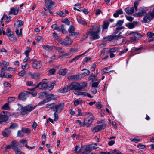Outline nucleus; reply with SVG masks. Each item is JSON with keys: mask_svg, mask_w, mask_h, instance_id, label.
Listing matches in <instances>:
<instances>
[{"mask_svg": "<svg viewBox=\"0 0 154 154\" xmlns=\"http://www.w3.org/2000/svg\"><path fill=\"white\" fill-rule=\"evenodd\" d=\"M138 5V2L137 1H135L134 3V7L131 8L128 7L126 8L125 9V11L126 13L128 14L131 15L133 13L134 11V9L136 11L137 10V7Z\"/></svg>", "mask_w": 154, "mask_h": 154, "instance_id": "f257e3e1", "label": "nucleus"}, {"mask_svg": "<svg viewBox=\"0 0 154 154\" xmlns=\"http://www.w3.org/2000/svg\"><path fill=\"white\" fill-rule=\"evenodd\" d=\"M36 106H35L34 107H33L31 104H30L25 106L24 107V109L22 112V115H24L28 114L29 112L34 110Z\"/></svg>", "mask_w": 154, "mask_h": 154, "instance_id": "f03ea898", "label": "nucleus"}, {"mask_svg": "<svg viewBox=\"0 0 154 154\" xmlns=\"http://www.w3.org/2000/svg\"><path fill=\"white\" fill-rule=\"evenodd\" d=\"M94 119V117L93 115L92 114H90L88 116V117L84 119L85 125L87 127H89Z\"/></svg>", "mask_w": 154, "mask_h": 154, "instance_id": "7ed1b4c3", "label": "nucleus"}, {"mask_svg": "<svg viewBox=\"0 0 154 154\" xmlns=\"http://www.w3.org/2000/svg\"><path fill=\"white\" fill-rule=\"evenodd\" d=\"M64 108V103H63L58 104H54L53 111L55 112L60 113L61 112Z\"/></svg>", "mask_w": 154, "mask_h": 154, "instance_id": "20e7f679", "label": "nucleus"}, {"mask_svg": "<svg viewBox=\"0 0 154 154\" xmlns=\"http://www.w3.org/2000/svg\"><path fill=\"white\" fill-rule=\"evenodd\" d=\"M152 14L151 12H149L147 14L146 13L145 14L146 16L143 18V22L144 23H148L152 20L154 18V16H152Z\"/></svg>", "mask_w": 154, "mask_h": 154, "instance_id": "39448f33", "label": "nucleus"}, {"mask_svg": "<svg viewBox=\"0 0 154 154\" xmlns=\"http://www.w3.org/2000/svg\"><path fill=\"white\" fill-rule=\"evenodd\" d=\"M79 83L77 82H73L71 83L69 86V88L71 90H75L79 91Z\"/></svg>", "mask_w": 154, "mask_h": 154, "instance_id": "423d86ee", "label": "nucleus"}, {"mask_svg": "<svg viewBox=\"0 0 154 154\" xmlns=\"http://www.w3.org/2000/svg\"><path fill=\"white\" fill-rule=\"evenodd\" d=\"M106 126L104 124L100 125H97L91 129L92 132L94 133L96 132H98L102 129L105 128Z\"/></svg>", "mask_w": 154, "mask_h": 154, "instance_id": "0eeeda50", "label": "nucleus"}, {"mask_svg": "<svg viewBox=\"0 0 154 154\" xmlns=\"http://www.w3.org/2000/svg\"><path fill=\"white\" fill-rule=\"evenodd\" d=\"M42 66V63L41 61L33 60L32 64V67L36 69H39Z\"/></svg>", "mask_w": 154, "mask_h": 154, "instance_id": "6e6552de", "label": "nucleus"}, {"mask_svg": "<svg viewBox=\"0 0 154 154\" xmlns=\"http://www.w3.org/2000/svg\"><path fill=\"white\" fill-rule=\"evenodd\" d=\"M99 32V30H98L96 32H93L91 33L89 36L90 39L92 40L98 39L100 37L98 34V33Z\"/></svg>", "mask_w": 154, "mask_h": 154, "instance_id": "1a4fd4ad", "label": "nucleus"}, {"mask_svg": "<svg viewBox=\"0 0 154 154\" xmlns=\"http://www.w3.org/2000/svg\"><path fill=\"white\" fill-rule=\"evenodd\" d=\"M75 31L74 27L72 25L70 26L68 29L69 32L70 33L69 35L72 36H75L77 35L78 34V33L75 32Z\"/></svg>", "mask_w": 154, "mask_h": 154, "instance_id": "9d476101", "label": "nucleus"}, {"mask_svg": "<svg viewBox=\"0 0 154 154\" xmlns=\"http://www.w3.org/2000/svg\"><path fill=\"white\" fill-rule=\"evenodd\" d=\"M48 86V84L47 83L42 81L39 82L35 87V88H38L40 89H43L47 88Z\"/></svg>", "mask_w": 154, "mask_h": 154, "instance_id": "9b49d317", "label": "nucleus"}, {"mask_svg": "<svg viewBox=\"0 0 154 154\" xmlns=\"http://www.w3.org/2000/svg\"><path fill=\"white\" fill-rule=\"evenodd\" d=\"M29 95L27 94L22 92L19 95L18 98L19 99L21 100L25 101L27 99Z\"/></svg>", "mask_w": 154, "mask_h": 154, "instance_id": "f8f14e48", "label": "nucleus"}, {"mask_svg": "<svg viewBox=\"0 0 154 154\" xmlns=\"http://www.w3.org/2000/svg\"><path fill=\"white\" fill-rule=\"evenodd\" d=\"M54 3V1L51 0H47L45 2V5L47 9L51 8Z\"/></svg>", "mask_w": 154, "mask_h": 154, "instance_id": "ddd939ff", "label": "nucleus"}, {"mask_svg": "<svg viewBox=\"0 0 154 154\" xmlns=\"http://www.w3.org/2000/svg\"><path fill=\"white\" fill-rule=\"evenodd\" d=\"M11 147L14 151L18 148L17 147L19 146V143L15 140H13L11 141Z\"/></svg>", "mask_w": 154, "mask_h": 154, "instance_id": "4468645a", "label": "nucleus"}, {"mask_svg": "<svg viewBox=\"0 0 154 154\" xmlns=\"http://www.w3.org/2000/svg\"><path fill=\"white\" fill-rule=\"evenodd\" d=\"M46 98L45 99L47 102H48L49 101H51V100H54L55 98L54 97V95L52 94H48L47 93V94L46 96Z\"/></svg>", "mask_w": 154, "mask_h": 154, "instance_id": "2eb2a0df", "label": "nucleus"}, {"mask_svg": "<svg viewBox=\"0 0 154 154\" xmlns=\"http://www.w3.org/2000/svg\"><path fill=\"white\" fill-rule=\"evenodd\" d=\"M11 133L9 128H5L2 132V135L5 137H8Z\"/></svg>", "mask_w": 154, "mask_h": 154, "instance_id": "dca6fc26", "label": "nucleus"}, {"mask_svg": "<svg viewBox=\"0 0 154 154\" xmlns=\"http://www.w3.org/2000/svg\"><path fill=\"white\" fill-rule=\"evenodd\" d=\"M8 119V118L6 115L0 114V124L3 122H6Z\"/></svg>", "mask_w": 154, "mask_h": 154, "instance_id": "f3484780", "label": "nucleus"}, {"mask_svg": "<svg viewBox=\"0 0 154 154\" xmlns=\"http://www.w3.org/2000/svg\"><path fill=\"white\" fill-rule=\"evenodd\" d=\"M64 40L66 43V46L71 45L73 42L68 37H66L65 38Z\"/></svg>", "mask_w": 154, "mask_h": 154, "instance_id": "a211bd4d", "label": "nucleus"}, {"mask_svg": "<svg viewBox=\"0 0 154 154\" xmlns=\"http://www.w3.org/2000/svg\"><path fill=\"white\" fill-rule=\"evenodd\" d=\"M69 79L74 80H77L80 79V75H72L69 77Z\"/></svg>", "mask_w": 154, "mask_h": 154, "instance_id": "6ab92c4d", "label": "nucleus"}, {"mask_svg": "<svg viewBox=\"0 0 154 154\" xmlns=\"http://www.w3.org/2000/svg\"><path fill=\"white\" fill-rule=\"evenodd\" d=\"M137 24V22H133L132 23H128L126 25V26L130 29H132L134 27L135 25Z\"/></svg>", "mask_w": 154, "mask_h": 154, "instance_id": "aec40b11", "label": "nucleus"}, {"mask_svg": "<svg viewBox=\"0 0 154 154\" xmlns=\"http://www.w3.org/2000/svg\"><path fill=\"white\" fill-rule=\"evenodd\" d=\"M2 64L4 66V67H2V68L3 69L7 70V67L8 66L9 63L8 62L4 60L2 62Z\"/></svg>", "mask_w": 154, "mask_h": 154, "instance_id": "412c9836", "label": "nucleus"}, {"mask_svg": "<svg viewBox=\"0 0 154 154\" xmlns=\"http://www.w3.org/2000/svg\"><path fill=\"white\" fill-rule=\"evenodd\" d=\"M18 12V10L16 9H14V8H12L10 11L9 12V15H10L11 14H14V15L17 14Z\"/></svg>", "mask_w": 154, "mask_h": 154, "instance_id": "4be33fe9", "label": "nucleus"}, {"mask_svg": "<svg viewBox=\"0 0 154 154\" xmlns=\"http://www.w3.org/2000/svg\"><path fill=\"white\" fill-rule=\"evenodd\" d=\"M89 50H88L85 51V52L83 53L81 55H79L75 57V58H73L72 59H71V60L69 61V63H71L74 61L75 60H78L82 55L84 54L86 52H87Z\"/></svg>", "mask_w": 154, "mask_h": 154, "instance_id": "5701e85b", "label": "nucleus"}, {"mask_svg": "<svg viewBox=\"0 0 154 154\" xmlns=\"http://www.w3.org/2000/svg\"><path fill=\"white\" fill-rule=\"evenodd\" d=\"M67 72V69L66 68L64 69H60L59 70V75L64 76L65 75L66 72Z\"/></svg>", "mask_w": 154, "mask_h": 154, "instance_id": "b1692460", "label": "nucleus"}, {"mask_svg": "<svg viewBox=\"0 0 154 154\" xmlns=\"http://www.w3.org/2000/svg\"><path fill=\"white\" fill-rule=\"evenodd\" d=\"M17 23V25H16L15 24H14V26L16 28H17L22 26L24 24L23 22L20 20H18Z\"/></svg>", "mask_w": 154, "mask_h": 154, "instance_id": "393cba45", "label": "nucleus"}, {"mask_svg": "<svg viewBox=\"0 0 154 154\" xmlns=\"http://www.w3.org/2000/svg\"><path fill=\"white\" fill-rule=\"evenodd\" d=\"M145 14H146V12L145 11H142L139 12L138 13H135L134 15L137 17H140Z\"/></svg>", "mask_w": 154, "mask_h": 154, "instance_id": "a878e982", "label": "nucleus"}, {"mask_svg": "<svg viewBox=\"0 0 154 154\" xmlns=\"http://www.w3.org/2000/svg\"><path fill=\"white\" fill-rule=\"evenodd\" d=\"M7 35H8L9 39L11 41H15L17 40V38L15 37H14V35L13 33H11L9 34H7Z\"/></svg>", "mask_w": 154, "mask_h": 154, "instance_id": "bb28decb", "label": "nucleus"}, {"mask_svg": "<svg viewBox=\"0 0 154 154\" xmlns=\"http://www.w3.org/2000/svg\"><path fill=\"white\" fill-rule=\"evenodd\" d=\"M20 142L21 143L23 146H25L27 148H29V147L27 145V142L26 140L22 139L20 141Z\"/></svg>", "mask_w": 154, "mask_h": 154, "instance_id": "cd10ccee", "label": "nucleus"}, {"mask_svg": "<svg viewBox=\"0 0 154 154\" xmlns=\"http://www.w3.org/2000/svg\"><path fill=\"white\" fill-rule=\"evenodd\" d=\"M2 109L5 110H10V108L9 106V104L8 103H5L3 105L2 107Z\"/></svg>", "mask_w": 154, "mask_h": 154, "instance_id": "c85d7f7f", "label": "nucleus"}, {"mask_svg": "<svg viewBox=\"0 0 154 154\" xmlns=\"http://www.w3.org/2000/svg\"><path fill=\"white\" fill-rule=\"evenodd\" d=\"M87 83L86 82H83L81 84H79V91L82 90V89L84 88L87 85Z\"/></svg>", "mask_w": 154, "mask_h": 154, "instance_id": "c756f323", "label": "nucleus"}, {"mask_svg": "<svg viewBox=\"0 0 154 154\" xmlns=\"http://www.w3.org/2000/svg\"><path fill=\"white\" fill-rule=\"evenodd\" d=\"M69 88L68 86H66L63 89L60 90V92L63 93L67 92L68 91Z\"/></svg>", "mask_w": 154, "mask_h": 154, "instance_id": "7c9ffc66", "label": "nucleus"}, {"mask_svg": "<svg viewBox=\"0 0 154 154\" xmlns=\"http://www.w3.org/2000/svg\"><path fill=\"white\" fill-rule=\"evenodd\" d=\"M42 48L44 49L47 50L48 51H51L53 49L52 46H49L48 45H43L42 46Z\"/></svg>", "mask_w": 154, "mask_h": 154, "instance_id": "2f4dec72", "label": "nucleus"}, {"mask_svg": "<svg viewBox=\"0 0 154 154\" xmlns=\"http://www.w3.org/2000/svg\"><path fill=\"white\" fill-rule=\"evenodd\" d=\"M40 74L39 73H35L31 75V77L34 79H36L39 78Z\"/></svg>", "mask_w": 154, "mask_h": 154, "instance_id": "473e14b6", "label": "nucleus"}, {"mask_svg": "<svg viewBox=\"0 0 154 154\" xmlns=\"http://www.w3.org/2000/svg\"><path fill=\"white\" fill-rule=\"evenodd\" d=\"M54 47L60 54H62L64 52V50L62 49L61 48L57 47Z\"/></svg>", "mask_w": 154, "mask_h": 154, "instance_id": "72a5a7b5", "label": "nucleus"}, {"mask_svg": "<svg viewBox=\"0 0 154 154\" xmlns=\"http://www.w3.org/2000/svg\"><path fill=\"white\" fill-rule=\"evenodd\" d=\"M91 146L92 145H89L87 146L85 149V151L88 152H91L92 150Z\"/></svg>", "mask_w": 154, "mask_h": 154, "instance_id": "f704fd0d", "label": "nucleus"}, {"mask_svg": "<svg viewBox=\"0 0 154 154\" xmlns=\"http://www.w3.org/2000/svg\"><path fill=\"white\" fill-rule=\"evenodd\" d=\"M35 88L31 90L30 91L27 92L28 93H29L30 94H31L33 96H35L37 94V92L36 91L34 90Z\"/></svg>", "mask_w": 154, "mask_h": 154, "instance_id": "c9c22d12", "label": "nucleus"}, {"mask_svg": "<svg viewBox=\"0 0 154 154\" xmlns=\"http://www.w3.org/2000/svg\"><path fill=\"white\" fill-rule=\"evenodd\" d=\"M134 35L138 40L139 38H141L143 37V35H141L140 33H138L137 32H134Z\"/></svg>", "mask_w": 154, "mask_h": 154, "instance_id": "e433bc0d", "label": "nucleus"}, {"mask_svg": "<svg viewBox=\"0 0 154 154\" xmlns=\"http://www.w3.org/2000/svg\"><path fill=\"white\" fill-rule=\"evenodd\" d=\"M60 17H65L66 16V15L63 13V12L61 11H59L57 13Z\"/></svg>", "mask_w": 154, "mask_h": 154, "instance_id": "4c0bfd02", "label": "nucleus"}, {"mask_svg": "<svg viewBox=\"0 0 154 154\" xmlns=\"http://www.w3.org/2000/svg\"><path fill=\"white\" fill-rule=\"evenodd\" d=\"M82 103V100L79 99H77L74 102V105L75 106H77L78 105Z\"/></svg>", "mask_w": 154, "mask_h": 154, "instance_id": "58836bf2", "label": "nucleus"}, {"mask_svg": "<svg viewBox=\"0 0 154 154\" xmlns=\"http://www.w3.org/2000/svg\"><path fill=\"white\" fill-rule=\"evenodd\" d=\"M54 84H55V82L53 81V82H51L49 85L48 84V89L50 90H51L53 89V88L54 86Z\"/></svg>", "mask_w": 154, "mask_h": 154, "instance_id": "ea45409f", "label": "nucleus"}, {"mask_svg": "<svg viewBox=\"0 0 154 154\" xmlns=\"http://www.w3.org/2000/svg\"><path fill=\"white\" fill-rule=\"evenodd\" d=\"M22 130L24 133H29L31 132V130L29 128H22Z\"/></svg>", "mask_w": 154, "mask_h": 154, "instance_id": "a19ab883", "label": "nucleus"}, {"mask_svg": "<svg viewBox=\"0 0 154 154\" xmlns=\"http://www.w3.org/2000/svg\"><path fill=\"white\" fill-rule=\"evenodd\" d=\"M130 140L132 142H134L135 143H137L140 141L141 139L140 138H134L133 139L131 138Z\"/></svg>", "mask_w": 154, "mask_h": 154, "instance_id": "79ce46f5", "label": "nucleus"}, {"mask_svg": "<svg viewBox=\"0 0 154 154\" xmlns=\"http://www.w3.org/2000/svg\"><path fill=\"white\" fill-rule=\"evenodd\" d=\"M61 22L63 23L66 24L68 25H69L70 24V21L66 18L62 20Z\"/></svg>", "mask_w": 154, "mask_h": 154, "instance_id": "37998d69", "label": "nucleus"}, {"mask_svg": "<svg viewBox=\"0 0 154 154\" xmlns=\"http://www.w3.org/2000/svg\"><path fill=\"white\" fill-rule=\"evenodd\" d=\"M53 37L58 41H60V40L61 39V38L59 36L57 35V33L56 32H54L53 33Z\"/></svg>", "mask_w": 154, "mask_h": 154, "instance_id": "c03bdc74", "label": "nucleus"}, {"mask_svg": "<svg viewBox=\"0 0 154 154\" xmlns=\"http://www.w3.org/2000/svg\"><path fill=\"white\" fill-rule=\"evenodd\" d=\"M24 133L22 130L21 131L19 130L17 132V136L20 137H23L24 135Z\"/></svg>", "mask_w": 154, "mask_h": 154, "instance_id": "a18cd8bd", "label": "nucleus"}, {"mask_svg": "<svg viewBox=\"0 0 154 154\" xmlns=\"http://www.w3.org/2000/svg\"><path fill=\"white\" fill-rule=\"evenodd\" d=\"M77 21L79 23L81 24L84 25L87 24V22H86L84 21L80 18L78 19Z\"/></svg>", "mask_w": 154, "mask_h": 154, "instance_id": "49530a36", "label": "nucleus"}, {"mask_svg": "<svg viewBox=\"0 0 154 154\" xmlns=\"http://www.w3.org/2000/svg\"><path fill=\"white\" fill-rule=\"evenodd\" d=\"M51 27L55 30H57L59 31H60V28L57 26L56 24L52 25Z\"/></svg>", "mask_w": 154, "mask_h": 154, "instance_id": "de8ad7c7", "label": "nucleus"}, {"mask_svg": "<svg viewBox=\"0 0 154 154\" xmlns=\"http://www.w3.org/2000/svg\"><path fill=\"white\" fill-rule=\"evenodd\" d=\"M6 70L3 69L1 68V71L0 72V77L3 78L5 76V71Z\"/></svg>", "mask_w": 154, "mask_h": 154, "instance_id": "09e8293b", "label": "nucleus"}, {"mask_svg": "<svg viewBox=\"0 0 154 154\" xmlns=\"http://www.w3.org/2000/svg\"><path fill=\"white\" fill-rule=\"evenodd\" d=\"M130 40L132 42H138V39L134 36L131 37L130 38Z\"/></svg>", "mask_w": 154, "mask_h": 154, "instance_id": "8fccbe9b", "label": "nucleus"}, {"mask_svg": "<svg viewBox=\"0 0 154 154\" xmlns=\"http://www.w3.org/2000/svg\"><path fill=\"white\" fill-rule=\"evenodd\" d=\"M130 40L132 42H138V39L134 36L131 37L130 38Z\"/></svg>", "mask_w": 154, "mask_h": 154, "instance_id": "3c124183", "label": "nucleus"}, {"mask_svg": "<svg viewBox=\"0 0 154 154\" xmlns=\"http://www.w3.org/2000/svg\"><path fill=\"white\" fill-rule=\"evenodd\" d=\"M15 32L17 35L19 36L22 35V29H20V31L19 29H16Z\"/></svg>", "mask_w": 154, "mask_h": 154, "instance_id": "603ef678", "label": "nucleus"}, {"mask_svg": "<svg viewBox=\"0 0 154 154\" xmlns=\"http://www.w3.org/2000/svg\"><path fill=\"white\" fill-rule=\"evenodd\" d=\"M18 108L17 109L18 110H21V114L22 115V112L24 109V107H23L20 104H18Z\"/></svg>", "mask_w": 154, "mask_h": 154, "instance_id": "864d4df0", "label": "nucleus"}, {"mask_svg": "<svg viewBox=\"0 0 154 154\" xmlns=\"http://www.w3.org/2000/svg\"><path fill=\"white\" fill-rule=\"evenodd\" d=\"M17 125L16 123H14L11 125L9 127V129H14L17 126Z\"/></svg>", "mask_w": 154, "mask_h": 154, "instance_id": "5fc2aeb1", "label": "nucleus"}, {"mask_svg": "<svg viewBox=\"0 0 154 154\" xmlns=\"http://www.w3.org/2000/svg\"><path fill=\"white\" fill-rule=\"evenodd\" d=\"M124 22V21L123 20H119L116 24V26H121L122 24Z\"/></svg>", "mask_w": 154, "mask_h": 154, "instance_id": "6e6d98bb", "label": "nucleus"}, {"mask_svg": "<svg viewBox=\"0 0 154 154\" xmlns=\"http://www.w3.org/2000/svg\"><path fill=\"white\" fill-rule=\"evenodd\" d=\"M83 70H85L84 73V74L85 76H87L89 75L90 73V71L89 70L86 69H84L82 70V71Z\"/></svg>", "mask_w": 154, "mask_h": 154, "instance_id": "4d7b16f0", "label": "nucleus"}, {"mask_svg": "<svg viewBox=\"0 0 154 154\" xmlns=\"http://www.w3.org/2000/svg\"><path fill=\"white\" fill-rule=\"evenodd\" d=\"M109 24V22H104L103 26V28L104 29H107Z\"/></svg>", "mask_w": 154, "mask_h": 154, "instance_id": "13d9d810", "label": "nucleus"}, {"mask_svg": "<svg viewBox=\"0 0 154 154\" xmlns=\"http://www.w3.org/2000/svg\"><path fill=\"white\" fill-rule=\"evenodd\" d=\"M54 104V103L51 104H48L46 105V107L47 108H52L53 109Z\"/></svg>", "mask_w": 154, "mask_h": 154, "instance_id": "bf43d9fd", "label": "nucleus"}, {"mask_svg": "<svg viewBox=\"0 0 154 154\" xmlns=\"http://www.w3.org/2000/svg\"><path fill=\"white\" fill-rule=\"evenodd\" d=\"M15 154H25L24 153L21 151L18 148H17L15 151Z\"/></svg>", "mask_w": 154, "mask_h": 154, "instance_id": "052dcab7", "label": "nucleus"}, {"mask_svg": "<svg viewBox=\"0 0 154 154\" xmlns=\"http://www.w3.org/2000/svg\"><path fill=\"white\" fill-rule=\"evenodd\" d=\"M75 151L77 153H79L80 152L81 150L79 146H75Z\"/></svg>", "mask_w": 154, "mask_h": 154, "instance_id": "680f3d73", "label": "nucleus"}, {"mask_svg": "<svg viewBox=\"0 0 154 154\" xmlns=\"http://www.w3.org/2000/svg\"><path fill=\"white\" fill-rule=\"evenodd\" d=\"M99 82H93L92 85V87H97L99 84Z\"/></svg>", "mask_w": 154, "mask_h": 154, "instance_id": "e2e57ef3", "label": "nucleus"}, {"mask_svg": "<svg viewBox=\"0 0 154 154\" xmlns=\"http://www.w3.org/2000/svg\"><path fill=\"white\" fill-rule=\"evenodd\" d=\"M146 147V146L145 145L141 144H138L137 145V147L140 149H144Z\"/></svg>", "mask_w": 154, "mask_h": 154, "instance_id": "0e129e2a", "label": "nucleus"}, {"mask_svg": "<svg viewBox=\"0 0 154 154\" xmlns=\"http://www.w3.org/2000/svg\"><path fill=\"white\" fill-rule=\"evenodd\" d=\"M27 50H26L24 52V53L26 56H28V54L31 51V49L27 47Z\"/></svg>", "mask_w": 154, "mask_h": 154, "instance_id": "69168bd1", "label": "nucleus"}, {"mask_svg": "<svg viewBox=\"0 0 154 154\" xmlns=\"http://www.w3.org/2000/svg\"><path fill=\"white\" fill-rule=\"evenodd\" d=\"M143 48L142 47H139L137 48H136V47H133L131 49V51H137L140 50Z\"/></svg>", "mask_w": 154, "mask_h": 154, "instance_id": "338daca9", "label": "nucleus"}, {"mask_svg": "<svg viewBox=\"0 0 154 154\" xmlns=\"http://www.w3.org/2000/svg\"><path fill=\"white\" fill-rule=\"evenodd\" d=\"M56 70L53 68H52L49 70V73L51 74L52 75L54 74Z\"/></svg>", "mask_w": 154, "mask_h": 154, "instance_id": "774afa93", "label": "nucleus"}]
</instances>
